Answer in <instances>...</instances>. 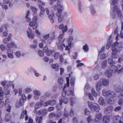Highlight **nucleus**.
<instances>
[{
  "mask_svg": "<svg viewBox=\"0 0 123 123\" xmlns=\"http://www.w3.org/2000/svg\"><path fill=\"white\" fill-rule=\"evenodd\" d=\"M123 47V43L120 42L118 43L116 42L113 44L112 46V58L118 57L117 54L118 52H120L122 49Z\"/></svg>",
  "mask_w": 123,
  "mask_h": 123,
  "instance_id": "obj_1",
  "label": "nucleus"
},
{
  "mask_svg": "<svg viewBox=\"0 0 123 123\" xmlns=\"http://www.w3.org/2000/svg\"><path fill=\"white\" fill-rule=\"evenodd\" d=\"M102 93L104 96L109 98L108 100V102L109 104H112L114 103L113 101L111 99H112L116 96L117 94L116 92L113 91L104 89L102 91Z\"/></svg>",
  "mask_w": 123,
  "mask_h": 123,
  "instance_id": "obj_2",
  "label": "nucleus"
},
{
  "mask_svg": "<svg viewBox=\"0 0 123 123\" xmlns=\"http://www.w3.org/2000/svg\"><path fill=\"white\" fill-rule=\"evenodd\" d=\"M64 9L63 6L53 9L57 11L56 15L58 17V21L59 23L61 22L64 19V15L62 14Z\"/></svg>",
  "mask_w": 123,
  "mask_h": 123,
  "instance_id": "obj_3",
  "label": "nucleus"
},
{
  "mask_svg": "<svg viewBox=\"0 0 123 123\" xmlns=\"http://www.w3.org/2000/svg\"><path fill=\"white\" fill-rule=\"evenodd\" d=\"M57 1L56 4L52 6V7L53 9L63 6V0H50L49 4L51 5H52L54 2Z\"/></svg>",
  "mask_w": 123,
  "mask_h": 123,
  "instance_id": "obj_4",
  "label": "nucleus"
},
{
  "mask_svg": "<svg viewBox=\"0 0 123 123\" xmlns=\"http://www.w3.org/2000/svg\"><path fill=\"white\" fill-rule=\"evenodd\" d=\"M113 89L117 92H119L120 91L121 95L122 96L123 95V87L122 89L121 90V88L119 86L116 85H114Z\"/></svg>",
  "mask_w": 123,
  "mask_h": 123,
  "instance_id": "obj_5",
  "label": "nucleus"
},
{
  "mask_svg": "<svg viewBox=\"0 0 123 123\" xmlns=\"http://www.w3.org/2000/svg\"><path fill=\"white\" fill-rule=\"evenodd\" d=\"M59 28L62 30L63 33L66 32L68 30V26L66 25H64L63 23H61L59 26Z\"/></svg>",
  "mask_w": 123,
  "mask_h": 123,
  "instance_id": "obj_6",
  "label": "nucleus"
},
{
  "mask_svg": "<svg viewBox=\"0 0 123 123\" xmlns=\"http://www.w3.org/2000/svg\"><path fill=\"white\" fill-rule=\"evenodd\" d=\"M113 110V107L111 106L107 107L104 109V112L105 114H108L111 113Z\"/></svg>",
  "mask_w": 123,
  "mask_h": 123,
  "instance_id": "obj_7",
  "label": "nucleus"
},
{
  "mask_svg": "<svg viewBox=\"0 0 123 123\" xmlns=\"http://www.w3.org/2000/svg\"><path fill=\"white\" fill-rule=\"evenodd\" d=\"M114 11L117 12L116 13H117L118 16L119 17L122 18V15L120 9L119 8H118L117 6H114Z\"/></svg>",
  "mask_w": 123,
  "mask_h": 123,
  "instance_id": "obj_8",
  "label": "nucleus"
},
{
  "mask_svg": "<svg viewBox=\"0 0 123 123\" xmlns=\"http://www.w3.org/2000/svg\"><path fill=\"white\" fill-rule=\"evenodd\" d=\"M113 120L115 122H117L119 121V123H123V118H121L120 116H117L113 117Z\"/></svg>",
  "mask_w": 123,
  "mask_h": 123,
  "instance_id": "obj_9",
  "label": "nucleus"
},
{
  "mask_svg": "<svg viewBox=\"0 0 123 123\" xmlns=\"http://www.w3.org/2000/svg\"><path fill=\"white\" fill-rule=\"evenodd\" d=\"M7 54L8 57L11 59H12L14 57L13 50L10 49H8L7 50Z\"/></svg>",
  "mask_w": 123,
  "mask_h": 123,
  "instance_id": "obj_10",
  "label": "nucleus"
},
{
  "mask_svg": "<svg viewBox=\"0 0 123 123\" xmlns=\"http://www.w3.org/2000/svg\"><path fill=\"white\" fill-rule=\"evenodd\" d=\"M90 12L92 14H95L96 12L95 7L92 4L90 5L89 6Z\"/></svg>",
  "mask_w": 123,
  "mask_h": 123,
  "instance_id": "obj_11",
  "label": "nucleus"
},
{
  "mask_svg": "<svg viewBox=\"0 0 123 123\" xmlns=\"http://www.w3.org/2000/svg\"><path fill=\"white\" fill-rule=\"evenodd\" d=\"M7 47L8 48L10 49L12 48L13 47L15 48H17L16 45L15 43L12 42H11L10 43H8L7 45Z\"/></svg>",
  "mask_w": 123,
  "mask_h": 123,
  "instance_id": "obj_12",
  "label": "nucleus"
},
{
  "mask_svg": "<svg viewBox=\"0 0 123 123\" xmlns=\"http://www.w3.org/2000/svg\"><path fill=\"white\" fill-rule=\"evenodd\" d=\"M100 81L104 86H107L109 85V81L108 80L104 79L103 80H100Z\"/></svg>",
  "mask_w": 123,
  "mask_h": 123,
  "instance_id": "obj_13",
  "label": "nucleus"
},
{
  "mask_svg": "<svg viewBox=\"0 0 123 123\" xmlns=\"http://www.w3.org/2000/svg\"><path fill=\"white\" fill-rule=\"evenodd\" d=\"M103 122L104 123H108L110 121V117L109 116L105 115L103 117Z\"/></svg>",
  "mask_w": 123,
  "mask_h": 123,
  "instance_id": "obj_14",
  "label": "nucleus"
},
{
  "mask_svg": "<svg viewBox=\"0 0 123 123\" xmlns=\"http://www.w3.org/2000/svg\"><path fill=\"white\" fill-rule=\"evenodd\" d=\"M8 100L6 99L5 101V106L6 107V111L8 112H10V111L11 107L10 105L9 104V103L8 102Z\"/></svg>",
  "mask_w": 123,
  "mask_h": 123,
  "instance_id": "obj_15",
  "label": "nucleus"
},
{
  "mask_svg": "<svg viewBox=\"0 0 123 123\" xmlns=\"http://www.w3.org/2000/svg\"><path fill=\"white\" fill-rule=\"evenodd\" d=\"M116 67L117 72L118 73L123 72V66L120 65H117Z\"/></svg>",
  "mask_w": 123,
  "mask_h": 123,
  "instance_id": "obj_16",
  "label": "nucleus"
},
{
  "mask_svg": "<svg viewBox=\"0 0 123 123\" xmlns=\"http://www.w3.org/2000/svg\"><path fill=\"white\" fill-rule=\"evenodd\" d=\"M102 85L101 83L100 80L98 81L96 84V90L98 92H99Z\"/></svg>",
  "mask_w": 123,
  "mask_h": 123,
  "instance_id": "obj_17",
  "label": "nucleus"
},
{
  "mask_svg": "<svg viewBox=\"0 0 123 123\" xmlns=\"http://www.w3.org/2000/svg\"><path fill=\"white\" fill-rule=\"evenodd\" d=\"M64 15L68 20L71 19L72 18V15L69 12H64Z\"/></svg>",
  "mask_w": 123,
  "mask_h": 123,
  "instance_id": "obj_18",
  "label": "nucleus"
},
{
  "mask_svg": "<svg viewBox=\"0 0 123 123\" xmlns=\"http://www.w3.org/2000/svg\"><path fill=\"white\" fill-rule=\"evenodd\" d=\"M60 104V105H62V103L64 104H66L68 102V99L66 98H63L61 99H59Z\"/></svg>",
  "mask_w": 123,
  "mask_h": 123,
  "instance_id": "obj_19",
  "label": "nucleus"
},
{
  "mask_svg": "<svg viewBox=\"0 0 123 123\" xmlns=\"http://www.w3.org/2000/svg\"><path fill=\"white\" fill-rule=\"evenodd\" d=\"M100 109L99 106L98 104H94L93 108L92 110H94L96 111H98Z\"/></svg>",
  "mask_w": 123,
  "mask_h": 123,
  "instance_id": "obj_20",
  "label": "nucleus"
},
{
  "mask_svg": "<svg viewBox=\"0 0 123 123\" xmlns=\"http://www.w3.org/2000/svg\"><path fill=\"white\" fill-rule=\"evenodd\" d=\"M102 117V114L101 113H97L95 116V119L98 122H99Z\"/></svg>",
  "mask_w": 123,
  "mask_h": 123,
  "instance_id": "obj_21",
  "label": "nucleus"
},
{
  "mask_svg": "<svg viewBox=\"0 0 123 123\" xmlns=\"http://www.w3.org/2000/svg\"><path fill=\"white\" fill-rule=\"evenodd\" d=\"M38 3L39 4V7L41 11H43L44 10V9L43 8L42 6H43L45 5V3L42 1L38 0Z\"/></svg>",
  "mask_w": 123,
  "mask_h": 123,
  "instance_id": "obj_22",
  "label": "nucleus"
},
{
  "mask_svg": "<svg viewBox=\"0 0 123 123\" xmlns=\"http://www.w3.org/2000/svg\"><path fill=\"white\" fill-rule=\"evenodd\" d=\"M58 49L61 51L63 49V47H65V45L64 44H62L61 42H59L58 44Z\"/></svg>",
  "mask_w": 123,
  "mask_h": 123,
  "instance_id": "obj_23",
  "label": "nucleus"
},
{
  "mask_svg": "<svg viewBox=\"0 0 123 123\" xmlns=\"http://www.w3.org/2000/svg\"><path fill=\"white\" fill-rule=\"evenodd\" d=\"M98 102L100 105H103L106 103L104 99L102 97L99 98L98 100Z\"/></svg>",
  "mask_w": 123,
  "mask_h": 123,
  "instance_id": "obj_24",
  "label": "nucleus"
},
{
  "mask_svg": "<svg viewBox=\"0 0 123 123\" xmlns=\"http://www.w3.org/2000/svg\"><path fill=\"white\" fill-rule=\"evenodd\" d=\"M73 40V37L72 36H69L68 40V45L71 46L73 44L72 41Z\"/></svg>",
  "mask_w": 123,
  "mask_h": 123,
  "instance_id": "obj_25",
  "label": "nucleus"
},
{
  "mask_svg": "<svg viewBox=\"0 0 123 123\" xmlns=\"http://www.w3.org/2000/svg\"><path fill=\"white\" fill-rule=\"evenodd\" d=\"M105 74L107 77H110L112 74V72L110 70H109L106 72Z\"/></svg>",
  "mask_w": 123,
  "mask_h": 123,
  "instance_id": "obj_26",
  "label": "nucleus"
},
{
  "mask_svg": "<svg viewBox=\"0 0 123 123\" xmlns=\"http://www.w3.org/2000/svg\"><path fill=\"white\" fill-rule=\"evenodd\" d=\"M42 105V103L41 102H39L36 103L35 105V107L36 109H38L40 108Z\"/></svg>",
  "mask_w": 123,
  "mask_h": 123,
  "instance_id": "obj_27",
  "label": "nucleus"
},
{
  "mask_svg": "<svg viewBox=\"0 0 123 123\" xmlns=\"http://www.w3.org/2000/svg\"><path fill=\"white\" fill-rule=\"evenodd\" d=\"M107 65V60L103 61L102 63L101 67L102 68H105Z\"/></svg>",
  "mask_w": 123,
  "mask_h": 123,
  "instance_id": "obj_28",
  "label": "nucleus"
},
{
  "mask_svg": "<svg viewBox=\"0 0 123 123\" xmlns=\"http://www.w3.org/2000/svg\"><path fill=\"white\" fill-rule=\"evenodd\" d=\"M42 118L43 117L42 116L39 117L37 115L35 118L36 123L42 121Z\"/></svg>",
  "mask_w": 123,
  "mask_h": 123,
  "instance_id": "obj_29",
  "label": "nucleus"
},
{
  "mask_svg": "<svg viewBox=\"0 0 123 123\" xmlns=\"http://www.w3.org/2000/svg\"><path fill=\"white\" fill-rule=\"evenodd\" d=\"M112 55H111V57L112 58H109L108 59V62L109 63L110 65H113L115 63L113 61V60L112 59V58H112Z\"/></svg>",
  "mask_w": 123,
  "mask_h": 123,
  "instance_id": "obj_30",
  "label": "nucleus"
},
{
  "mask_svg": "<svg viewBox=\"0 0 123 123\" xmlns=\"http://www.w3.org/2000/svg\"><path fill=\"white\" fill-rule=\"evenodd\" d=\"M52 67L53 68L55 69L56 71H58L59 69V67L58 64H53L52 65Z\"/></svg>",
  "mask_w": 123,
  "mask_h": 123,
  "instance_id": "obj_31",
  "label": "nucleus"
},
{
  "mask_svg": "<svg viewBox=\"0 0 123 123\" xmlns=\"http://www.w3.org/2000/svg\"><path fill=\"white\" fill-rule=\"evenodd\" d=\"M11 117L10 115L8 114H6L5 117V120L6 121L9 122L11 119Z\"/></svg>",
  "mask_w": 123,
  "mask_h": 123,
  "instance_id": "obj_32",
  "label": "nucleus"
},
{
  "mask_svg": "<svg viewBox=\"0 0 123 123\" xmlns=\"http://www.w3.org/2000/svg\"><path fill=\"white\" fill-rule=\"evenodd\" d=\"M27 111L26 110H24L23 111L21 116L20 117V118L21 119L23 118L25 116V115L27 114Z\"/></svg>",
  "mask_w": 123,
  "mask_h": 123,
  "instance_id": "obj_33",
  "label": "nucleus"
},
{
  "mask_svg": "<svg viewBox=\"0 0 123 123\" xmlns=\"http://www.w3.org/2000/svg\"><path fill=\"white\" fill-rule=\"evenodd\" d=\"M111 70L113 73L117 72V68L114 65L112 66L111 68Z\"/></svg>",
  "mask_w": 123,
  "mask_h": 123,
  "instance_id": "obj_34",
  "label": "nucleus"
},
{
  "mask_svg": "<svg viewBox=\"0 0 123 123\" xmlns=\"http://www.w3.org/2000/svg\"><path fill=\"white\" fill-rule=\"evenodd\" d=\"M0 101L3 99V91L2 90V88L0 87Z\"/></svg>",
  "mask_w": 123,
  "mask_h": 123,
  "instance_id": "obj_35",
  "label": "nucleus"
},
{
  "mask_svg": "<svg viewBox=\"0 0 123 123\" xmlns=\"http://www.w3.org/2000/svg\"><path fill=\"white\" fill-rule=\"evenodd\" d=\"M90 87L89 84H87L85 86L84 89L85 93L87 91H88V90L90 88Z\"/></svg>",
  "mask_w": 123,
  "mask_h": 123,
  "instance_id": "obj_36",
  "label": "nucleus"
},
{
  "mask_svg": "<svg viewBox=\"0 0 123 123\" xmlns=\"http://www.w3.org/2000/svg\"><path fill=\"white\" fill-rule=\"evenodd\" d=\"M58 80V83L60 84H62L63 83L64 80L61 77H59Z\"/></svg>",
  "mask_w": 123,
  "mask_h": 123,
  "instance_id": "obj_37",
  "label": "nucleus"
},
{
  "mask_svg": "<svg viewBox=\"0 0 123 123\" xmlns=\"http://www.w3.org/2000/svg\"><path fill=\"white\" fill-rule=\"evenodd\" d=\"M60 54L58 52H56L53 55L54 58L55 59H57L60 56Z\"/></svg>",
  "mask_w": 123,
  "mask_h": 123,
  "instance_id": "obj_38",
  "label": "nucleus"
},
{
  "mask_svg": "<svg viewBox=\"0 0 123 123\" xmlns=\"http://www.w3.org/2000/svg\"><path fill=\"white\" fill-rule=\"evenodd\" d=\"M33 93L35 95L37 96H39L41 94V92L39 91L38 90H35L33 91Z\"/></svg>",
  "mask_w": 123,
  "mask_h": 123,
  "instance_id": "obj_39",
  "label": "nucleus"
},
{
  "mask_svg": "<svg viewBox=\"0 0 123 123\" xmlns=\"http://www.w3.org/2000/svg\"><path fill=\"white\" fill-rule=\"evenodd\" d=\"M85 94L87 96L88 95L89 98L91 100H92L93 99V97L91 93H88L87 92H86L85 93Z\"/></svg>",
  "mask_w": 123,
  "mask_h": 123,
  "instance_id": "obj_40",
  "label": "nucleus"
},
{
  "mask_svg": "<svg viewBox=\"0 0 123 123\" xmlns=\"http://www.w3.org/2000/svg\"><path fill=\"white\" fill-rule=\"evenodd\" d=\"M49 105H55L56 103V101L55 100H49Z\"/></svg>",
  "mask_w": 123,
  "mask_h": 123,
  "instance_id": "obj_41",
  "label": "nucleus"
},
{
  "mask_svg": "<svg viewBox=\"0 0 123 123\" xmlns=\"http://www.w3.org/2000/svg\"><path fill=\"white\" fill-rule=\"evenodd\" d=\"M116 12H117L114 11V8L111 14V16L113 18H115L116 16V14L115 13H116Z\"/></svg>",
  "mask_w": 123,
  "mask_h": 123,
  "instance_id": "obj_42",
  "label": "nucleus"
},
{
  "mask_svg": "<svg viewBox=\"0 0 123 123\" xmlns=\"http://www.w3.org/2000/svg\"><path fill=\"white\" fill-rule=\"evenodd\" d=\"M78 6L79 12H82L83 10V8L81 5V3H79L78 4Z\"/></svg>",
  "mask_w": 123,
  "mask_h": 123,
  "instance_id": "obj_43",
  "label": "nucleus"
},
{
  "mask_svg": "<svg viewBox=\"0 0 123 123\" xmlns=\"http://www.w3.org/2000/svg\"><path fill=\"white\" fill-rule=\"evenodd\" d=\"M121 30V32L120 33V37L122 38H123V34L122 32V31L123 30V22H122V23Z\"/></svg>",
  "mask_w": 123,
  "mask_h": 123,
  "instance_id": "obj_44",
  "label": "nucleus"
},
{
  "mask_svg": "<svg viewBox=\"0 0 123 123\" xmlns=\"http://www.w3.org/2000/svg\"><path fill=\"white\" fill-rule=\"evenodd\" d=\"M75 79L74 77H71L70 81V84L72 86L74 85Z\"/></svg>",
  "mask_w": 123,
  "mask_h": 123,
  "instance_id": "obj_45",
  "label": "nucleus"
},
{
  "mask_svg": "<svg viewBox=\"0 0 123 123\" xmlns=\"http://www.w3.org/2000/svg\"><path fill=\"white\" fill-rule=\"evenodd\" d=\"M92 117L91 115L89 116L87 118V120L88 123H90L91 121L93 120Z\"/></svg>",
  "mask_w": 123,
  "mask_h": 123,
  "instance_id": "obj_46",
  "label": "nucleus"
},
{
  "mask_svg": "<svg viewBox=\"0 0 123 123\" xmlns=\"http://www.w3.org/2000/svg\"><path fill=\"white\" fill-rule=\"evenodd\" d=\"M99 58L101 59H103L106 57V55L105 54H101L99 55Z\"/></svg>",
  "mask_w": 123,
  "mask_h": 123,
  "instance_id": "obj_47",
  "label": "nucleus"
},
{
  "mask_svg": "<svg viewBox=\"0 0 123 123\" xmlns=\"http://www.w3.org/2000/svg\"><path fill=\"white\" fill-rule=\"evenodd\" d=\"M88 107L92 109L93 107V105H92V103L90 101H88Z\"/></svg>",
  "mask_w": 123,
  "mask_h": 123,
  "instance_id": "obj_48",
  "label": "nucleus"
},
{
  "mask_svg": "<svg viewBox=\"0 0 123 123\" xmlns=\"http://www.w3.org/2000/svg\"><path fill=\"white\" fill-rule=\"evenodd\" d=\"M64 34L63 33L60 34L59 35L58 38V41H61L62 40V38L63 37V36H64Z\"/></svg>",
  "mask_w": 123,
  "mask_h": 123,
  "instance_id": "obj_49",
  "label": "nucleus"
},
{
  "mask_svg": "<svg viewBox=\"0 0 123 123\" xmlns=\"http://www.w3.org/2000/svg\"><path fill=\"white\" fill-rule=\"evenodd\" d=\"M83 49L86 52L87 51L88 48L87 44H86L85 45L83 46Z\"/></svg>",
  "mask_w": 123,
  "mask_h": 123,
  "instance_id": "obj_50",
  "label": "nucleus"
},
{
  "mask_svg": "<svg viewBox=\"0 0 123 123\" xmlns=\"http://www.w3.org/2000/svg\"><path fill=\"white\" fill-rule=\"evenodd\" d=\"M30 8L34 13L37 12V9L36 8L32 6H31Z\"/></svg>",
  "mask_w": 123,
  "mask_h": 123,
  "instance_id": "obj_51",
  "label": "nucleus"
},
{
  "mask_svg": "<svg viewBox=\"0 0 123 123\" xmlns=\"http://www.w3.org/2000/svg\"><path fill=\"white\" fill-rule=\"evenodd\" d=\"M10 41V40L7 38H6L4 39L3 41L4 44H7Z\"/></svg>",
  "mask_w": 123,
  "mask_h": 123,
  "instance_id": "obj_52",
  "label": "nucleus"
},
{
  "mask_svg": "<svg viewBox=\"0 0 123 123\" xmlns=\"http://www.w3.org/2000/svg\"><path fill=\"white\" fill-rule=\"evenodd\" d=\"M91 92L93 95L94 97H96L97 95V94L96 92L93 89H92L91 90Z\"/></svg>",
  "mask_w": 123,
  "mask_h": 123,
  "instance_id": "obj_53",
  "label": "nucleus"
},
{
  "mask_svg": "<svg viewBox=\"0 0 123 123\" xmlns=\"http://www.w3.org/2000/svg\"><path fill=\"white\" fill-rule=\"evenodd\" d=\"M70 46H67L66 47L65 49V50H68V54H69L70 53Z\"/></svg>",
  "mask_w": 123,
  "mask_h": 123,
  "instance_id": "obj_54",
  "label": "nucleus"
},
{
  "mask_svg": "<svg viewBox=\"0 0 123 123\" xmlns=\"http://www.w3.org/2000/svg\"><path fill=\"white\" fill-rule=\"evenodd\" d=\"M73 123H78V121L77 118L74 117L73 118Z\"/></svg>",
  "mask_w": 123,
  "mask_h": 123,
  "instance_id": "obj_55",
  "label": "nucleus"
},
{
  "mask_svg": "<svg viewBox=\"0 0 123 123\" xmlns=\"http://www.w3.org/2000/svg\"><path fill=\"white\" fill-rule=\"evenodd\" d=\"M56 115L53 113H50L49 116V117L50 118H52L55 116Z\"/></svg>",
  "mask_w": 123,
  "mask_h": 123,
  "instance_id": "obj_56",
  "label": "nucleus"
},
{
  "mask_svg": "<svg viewBox=\"0 0 123 123\" xmlns=\"http://www.w3.org/2000/svg\"><path fill=\"white\" fill-rule=\"evenodd\" d=\"M28 37L31 39H33L34 37V35L32 33L27 34Z\"/></svg>",
  "mask_w": 123,
  "mask_h": 123,
  "instance_id": "obj_57",
  "label": "nucleus"
},
{
  "mask_svg": "<svg viewBox=\"0 0 123 123\" xmlns=\"http://www.w3.org/2000/svg\"><path fill=\"white\" fill-rule=\"evenodd\" d=\"M47 112V110L46 109H43L42 111V113L43 115H46Z\"/></svg>",
  "mask_w": 123,
  "mask_h": 123,
  "instance_id": "obj_58",
  "label": "nucleus"
},
{
  "mask_svg": "<svg viewBox=\"0 0 123 123\" xmlns=\"http://www.w3.org/2000/svg\"><path fill=\"white\" fill-rule=\"evenodd\" d=\"M119 104L120 105H123V99H120L118 101Z\"/></svg>",
  "mask_w": 123,
  "mask_h": 123,
  "instance_id": "obj_59",
  "label": "nucleus"
},
{
  "mask_svg": "<svg viewBox=\"0 0 123 123\" xmlns=\"http://www.w3.org/2000/svg\"><path fill=\"white\" fill-rule=\"evenodd\" d=\"M0 48L1 50L2 51H4L5 49V45L3 44L1 45L0 46Z\"/></svg>",
  "mask_w": 123,
  "mask_h": 123,
  "instance_id": "obj_60",
  "label": "nucleus"
},
{
  "mask_svg": "<svg viewBox=\"0 0 123 123\" xmlns=\"http://www.w3.org/2000/svg\"><path fill=\"white\" fill-rule=\"evenodd\" d=\"M15 55L17 57H19L21 55L20 52L18 51H17L15 53Z\"/></svg>",
  "mask_w": 123,
  "mask_h": 123,
  "instance_id": "obj_61",
  "label": "nucleus"
},
{
  "mask_svg": "<svg viewBox=\"0 0 123 123\" xmlns=\"http://www.w3.org/2000/svg\"><path fill=\"white\" fill-rule=\"evenodd\" d=\"M38 54L39 55L41 56H43L44 54L43 51L41 50H39L38 51Z\"/></svg>",
  "mask_w": 123,
  "mask_h": 123,
  "instance_id": "obj_62",
  "label": "nucleus"
},
{
  "mask_svg": "<svg viewBox=\"0 0 123 123\" xmlns=\"http://www.w3.org/2000/svg\"><path fill=\"white\" fill-rule=\"evenodd\" d=\"M73 30L72 29H70L68 31V33L69 35H71L73 32Z\"/></svg>",
  "mask_w": 123,
  "mask_h": 123,
  "instance_id": "obj_63",
  "label": "nucleus"
},
{
  "mask_svg": "<svg viewBox=\"0 0 123 123\" xmlns=\"http://www.w3.org/2000/svg\"><path fill=\"white\" fill-rule=\"evenodd\" d=\"M123 61V55L119 58L118 62L119 63H120Z\"/></svg>",
  "mask_w": 123,
  "mask_h": 123,
  "instance_id": "obj_64",
  "label": "nucleus"
}]
</instances>
